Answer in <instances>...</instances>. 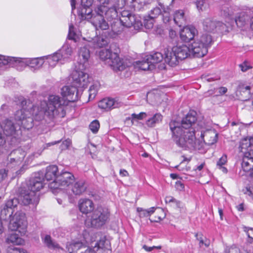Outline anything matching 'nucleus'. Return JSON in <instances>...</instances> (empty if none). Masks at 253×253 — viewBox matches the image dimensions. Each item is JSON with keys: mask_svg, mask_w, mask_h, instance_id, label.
Returning <instances> with one entry per match:
<instances>
[{"mask_svg": "<svg viewBox=\"0 0 253 253\" xmlns=\"http://www.w3.org/2000/svg\"><path fill=\"white\" fill-rule=\"evenodd\" d=\"M20 110L15 114V119L24 128L29 129L34 126V120L42 121L45 116L49 119H53L60 111L63 110L64 106L68 105L65 98L56 95H50L47 101H41L34 105L30 100L23 101Z\"/></svg>", "mask_w": 253, "mask_h": 253, "instance_id": "1", "label": "nucleus"}, {"mask_svg": "<svg viewBox=\"0 0 253 253\" xmlns=\"http://www.w3.org/2000/svg\"><path fill=\"white\" fill-rule=\"evenodd\" d=\"M196 112H190L184 118L181 124L172 121L169 128L172 138L176 145L184 149H198L202 147V143L195 137V130L192 127L197 120Z\"/></svg>", "mask_w": 253, "mask_h": 253, "instance_id": "2", "label": "nucleus"}, {"mask_svg": "<svg viewBox=\"0 0 253 253\" xmlns=\"http://www.w3.org/2000/svg\"><path fill=\"white\" fill-rule=\"evenodd\" d=\"M96 13V15L92 19V24L96 30H105L109 28V24L104 20V15L108 20H114L118 16L116 6L111 4L109 0L98 6Z\"/></svg>", "mask_w": 253, "mask_h": 253, "instance_id": "3", "label": "nucleus"}, {"mask_svg": "<svg viewBox=\"0 0 253 253\" xmlns=\"http://www.w3.org/2000/svg\"><path fill=\"white\" fill-rule=\"evenodd\" d=\"M164 54L165 62L170 66L176 65L179 60L191 56L189 46L179 42L172 46L169 45L168 47L164 49Z\"/></svg>", "mask_w": 253, "mask_h": 253, "instance_id": "4", "label": "nucleus"}, {"mask_svg": "<svg viewBox=\"0 0 253 253\" xmlns=\"http://www.w3.org/2000/svg\"><path fill=\"white\" fill-rule=\"evenodd\" d=\"M212 42L211 35L203 34L199 39L189 45L191 56L202 57L208 53V48Z\"/></svg>", "mask_w": 253, "mask_h": 253, "instance_id": "5", "label": "nucleus"}, {"mask_svg": "<svg viewBox=\"0 0 253 253\" xmlns=\"http://www.w3.org/2000/svg\"><path fill=\"white\" fill-rule=\"evenodd\" d=\"M75 181L73 173L65 170H62L56 177V179L50 182L48 186L53 190L63 189L69 186Z\"/></svg>", "mask_w": 253, "mask_h": 253, "instance_id": "6", "label": "nucleus"}, {"mask_svg": "<svg viewBox=\"0 0 253 253\" xmlns=\"http://www.w3.org/2000/svg\"><path fill=\"white\" fill-rule=\"evenodd\" d=\"M120 21L122 26L126 28L133 27L134 29L138 30L142 27L139 18L127 10H123L121 12Z\"/></svg>", "mask_w": 253, "mask_h": 253, "instance_id": "7", "label": "nucleus"}, {"mask_svg": "<svg viewBox=\"0 0 253 253\" xmlns=\"http://www.w3.org/2000/svg\"><path fill=\"white\" fill-rule=\"evenodd\" d=\"M109 217V212L102 207H98L93 211L90 222L92 227L99 228L106 223Z\"/></svg>", "mask_w": 253, "mask_h": 253, "instance_id": "8", "label": "nucleus"}, {"mask_svg": "<svg viewBox=\"0 0 253 253\" xmlns=\"http://www.w3.org/2000/svg\"><path fill=\"white\" fill-rule=\"evenodd\" d=\"M26 153L21 148L12 151L7 157V166L13 168L19 166L26 156Z\"/></svg>", "mask_w": 253, "mask_h": 253, "instance_id": "9", "label": "nucleus"}, {"mask_svg": "<svg viewBox=\"0 0 253 253\" xmlns=\"http://www.w3.org/2000/svg\"><path fill=\"white\" fill-rule=\"evenodd\" d=\"M73 84L78 88H85L89 82V76L84 71H74L72 74Z\"/></svg>", "mask_w": 253, "mask_h": 253, "instance_id": "10", "label": "nucleus"}, {"mask_svg": "<svg viewBox=\"0 0 253 253\" xmlns=\"http://www.w3.org/2000/svg\"><path fill=\"white\" fill-rule=\"evenodd\" d=\"M19 198L21 204L24 205L33 204L36 206L39 202V196L27 189H22L21 190Z\"/></svg>", "mask_w": 253, "mask_h": 253, "instance_id": "11", "label": "nucleus"}, {"mask_svg": "<svg viewBox=\"0 0 253 253\" xmlns=\"http://www.w3.org/2000/svg\"><path fill=\"white\" fill-rule=\"evenodd\" d=\"M26 225L25 214L18 211L15 213L12 219L10 220L8 228L11 231H17L20 228L22 229H24Z\"/></svg>", "mask_w": 253, "mask_h": 253, "instance_id": "12", "label": "nucleus"}, {"mask_svg": "<svg viewBox=\"0 0 253 253\" xmlns=\"http://www.w3.org/2000/svg\"><path fill=\"white\" fill-rule=\"evenodd\" d=\"M44 63V57L35 58H18L17 66H29V67L37 69L41 67Z\"/></svg>", "mask_w": 253, "mask_h": 253, "instance_id": "13", "label": "nucleus"}, {"mask_svg": "<svg viewBox=\"0 0 253 253\" xmlns=\"http://www.w3.org/2000/svg\"><path fill=\"white\" fill-rule=\"evenodd\" d=\"M77 87L73 85L71 86H65L61 89L62 97L69 102H75L78 99V89Z\"/></svg>", "mask_w": 253, "mask_h": 253, "instance_id": "14", "label": "nucleus"}, {"mask_svg": "<svg viewBox=\"0 0 253 253\" xmlns=\"http://www.w3.org/2000/svg\"><path fill=\"white\" fill-rule=\"evenodd\" d=\"M204 30L208 32H213L214 31H223L226 25L220 21H214L211 18H206L203 22Z\"/></svg>", "mask_w": 253, "mask_h": 253, "instance_id": "15", "label": "nucleus"}, {"mask_svg": "<svg viewBox=\"0 0 253 253\" xmlns=\"http://www.w3.org/2000/svg\"><path fill=\"white\" fill-rule=\"evenodd\" d=\"M122 105V103L118 99L106 98L100 100L98 104L99 108L108 111L111 109L118 108Z\"/></svg>", "mask_w": 253, "mask_h": 253, "instance_id": "16", "label": "nucleus"}, {"mask_svg": "<svg viewBox=\"0 0 253 253\" xmlns=\"http://www.w3.org/2000/svg\"><path fill=\"white\" fill-rule=\"evenodd\" d=\"M198 31L193 26H187L184 27L180 32V39L184 42H189L194 39L195 36L197 35Z\"/></svg>", "mask_w": 253, "mask_h": 253, "instance_id": "17", "label": "nucleus"}, {"mask_svg": "<svg viewBox=\"0 0 253 253\" xmlns=\"http://www.w3.org/2000/svg\"><path fill=\"white\" fill-rule=\"evenodd\" d=\"M93 248L96 251V253H111V252L110 243L105 237L97 242Z\"/></svg>", "mask_w": 253, "mask_h": 253, "instance_id": "18", "label": "nucleus"}, {"mask_svg": "<svg viewBox=\"0 0 253 253\" xmlns=\"http://www.w3.org/2000/svg\"><path fill=\"white\" fill-rule=\"evenodd\" d=\"M43 187V178L40 176L31 178L27 184V189L37 194Z\"/></svg>", "mask_w": 253, "mask_h": 253, "instance_id": "19", "label": "nucleus"}, {"mask_svg": "<svg viewBox=\"0 0 253 253\" xmlns=\"http://www.w3.org/2000/svg\"><path fill=\"white\" fill-rule=\"evenodd\" d=\"M201 137L205 144L211 145L216 142L217 133L213 129H208L201 132Z\"/></svg>", "mask_w": 253, "mask_h": 253, "instance_id": "20", "label": "nucleus"}, {"mask_svg": "<svg viewBox=\"0 0 253 253\" xmlns=\"http://www.w3.org/2000/svg\"><path fill=\"white\" fill-rule=\"evenodd\" d=\"M242 168L244 171L249 172L253 169V151L245 152L242 163Z\"/></svg>", "mask_w": 253, "mask_h": 253, "instance_id": "21", "label": "nucleus"}, {"mask_svg": "<svg viewBox=\"0 0 253 253\" xmlns=\"http://www.w3.org/2000/svg\"><path fill=\"white\" fill-rule=\"evenodd\" d=\"M80 211L84 214L93 211L94 205L93 202L88 199H81L78 203Z\"/></svg>", "mask_w": 253, "mask_h": 253, "instance_id": "22", "label": "nucleus"}, {"mask_svg": "<svg viewBox=\"0 0 253 253\" xmlns=\"http://www.w3.org/2000/svg\"><path fill=\"white\" fill-rule=\"evenodd\" d=\"M109 65L110 66L114 71L117 72L124 70L126 67H128L129 64L126 62V60L123 59H121L118 54H116V57L113 58V60Z\"/></svg>", "mask_w": 253, "mask_h": 253, "instance_id": "23", "label": "nucleus"}, {"mask_svg": "<svg viewBox=\"0 0 253 253\" xmlns=\"http://www.w3.org/2000/svg\"><path fill=\"white\" fill-rule=\"evenodd\" d=\"M95 12L92 13V10L90 7H87L86 6L82 5L78 9V15L80 16V18L82 20H88L90 19V22L92 23V21L93 17L96 15V10Z\"/></svg>", "mask_w": 253, "mask_h": 253, "instance_id": "24", "label": "nucleus"}, {"mask_svg": "<svg viewBox=\"0 0 253 253\" xmlns=\"http://www.w3.org/2000/svg\"><path fill=\"white\" fill-rule=\"evenodd\" d=\"M109 42V39L103 35L97 36L92 39L91 42H89L87 46L92 45L93 47L101 48L107 45Z\"/></svg>", "mask_w": 253, "mask_h": 253, "instance_id": "25", "label": "nucleus"}, {"mask_svg": "<svg viewBox=\"0 0 253 253\" xmlns=\"http://www.w3.org/2000/svg\"><path fill=\"white\" fill-rule=\"evenodd\" d=\"M87 188V186L84 180L76 181L71 185V190L76 195H80L84 193Z\"/></svg>", "mask_w": 253, "mask_h": 253, "instance_id": "26", "label": "nucleus"}, {"mask_svg": "<svg viewBox=\"0 0 253 253\" xmlns=\"http://www.w3.org/2000/svg\"><path fill=\"white\" fill-rule=\"evenodd\" d=\"M84 245L81 241L73 240L66 244V251L68 253H78Z\"/></svg>", "mask_w": 253, "mask_h": 253, "instance_id": "27", "label": "nucleus"}, {"mask_svg": "<svg viewBox=\"0 0 253 253\" xmlns=\"http://www.w3.org/2000/svg\"><path fill=\"white\" fill-rule=\"evenodd\" d=\"M99 56L101 60L109 65L113 58L116 57V53L112 52L110 49H102L99 51Z\"/></svg>", "mask_w": 253, "mask_h": 253, "instance_id": "28", "label": "nucleus"}, {"mask_svg": "<svg viewBox=\"0 0 253 253\" xmlns=\"http://www.w3.org/2000/svg\"><path fill=\"white\" fill-rule=\"evenodd\" d=\"M135 66L140 70H152L155 68V65L150 62V60H147V57L142 61H137L135 62Z\"/></svg>", "mask_w": 253, "mask_h": 253, "instance_id": "29", "label": "nucleus"}, {"mask_svg": "<svg viewBox=\"0 0 253 253\" xmlns=\"http://www.w3.org/2000/svg\"><path fill=\"white\" fill-rule=\"evenodd\" d=\"M58 171V168L56 165H51L48 166L46 169V172L45 173V178L47 180H51L56 179V177L58 175L57 172Z\"/></svg>", "mask_w": 253, "mask_h": 253, "instance_id": "30", "label": "nucleus"}, {"mask_svg": "<svg viewBox=\"0 0 253 253\" xmlns=\"http://www.w3.org/2000/svg\"><path fill=\"white\" fill-rule=\"evenodd\" d=\"M43 57L46 58L49 65L52 67H54L59 61L62 63L63 59L59 52L57 51L52 55H49Z\"/></svg>", "mask_w": 253, "mask_h": 253, "instance_id": "31", "label": "nucleus"}, {"mask_svg": "<svg viewBox=\"0 0 253 253\" xmlns=\"http://www.w3.org/2000/svg\"><path fill=\"white\" fill-rule=\"evenodd\" d=\"M147 60H150V62L155 65V64L158 63L163 59L165 61V55L164 54V50L163 52H156L154 53L146 55Z\"/></svg>", "mask_w": 253, "mask_h": 253, "instance_id": "32", "label": "nucleus"}, {"mask_svg": "<svg viewBox=\"0 0 253 253\" xmlns=\"http://www.w3.org/2000/svg\"><path fill=\"white\" fill-rule=\"evenodd\" d=\"M57 52H59L61 53L63 61H65L72 54L73 49L68 44L66 43L64 44L62 48L58 50Z\"/></svg>", "mask_w": 253, "mask_h": 253, "instance_id": "33", "label": "nucleus"}, {"mask_svg": "<svg viewBox=\"0 0 253 253\" xmlns=\"http://www.w3.org/2000/svg\"><path fill=\"white\" fill-rule=\"evenodd\" d=\"M251 146H252L251 137L250 138H246L241 141L240 149L241 151L245 155V152L250 151V150L253 151V149H252Z\"/></svg>", "mask_w": 253, "mask_h": 253, "instance_id": "34", "label": "nucleus"}, {"mask_svg": "<svg viewBox=\"0 0 253 253\" xmlns=\"http://www.w3.org/2000/svg\"><path fill=\"white\" fill-rule=\"evenodd\" d=\"M13 212V210L7 207L6 204L3 207H1L0 213V219L1 221L8 220L12 215Z\"/></svg>", "mask_w": 253, "mask_h": 253, "instance_id": "35", "label": "nucleus"}, {"mask_svg": "<svg viewBox=\"0 0 253 253\" xmlns=\"http://www.w3.org/2000/svg\"><path fill=\"white\" fill-rule=\"evenodd\" d=\"M6 242L8 243H12L17 245H22L24 243V240L20 238L18 234L15 233L9 234L6 239Z\"/></svg>", "mask_w": 253, "mask_h": 253, "instance_id": "36", "label": "nucleus"}, {"mask_svg": "<svg viewBox=\"0 0 253 253\" xmlns=\"http://www.w3.org/2000/svg\"><path fill=\"white\" fill-rule=\"evenodd\" d=\"M18 58L0 55V66L9 64L17 66Z\"/></svg>", "mask_w": 253, "mask_h": 253, "instance_id": "37", "label": "nucleus"}, {"mask_svg": "<svg viewBox=\"0 0 253 253\" xmlns=\"http://www.w3.org/2000/svg\"><path fill=\"white\" fill-rule=\"evenodd\" d=\"M175 23L179 27L182 26L185 22L184 13L182 10H177L173 16Z\"/></svg>", "mask_w": 253, "mask_h": 253, "instance_id": "38", "label": "nucleus"}, {"mask_svg": "<svg viewBox=\"0 0 253 253\" xmlns=\"http://www.w3.org/2000/svg\"><path fill=\"white\" fill-rule=\"evenodd\" d=\"M249 19V16L245 12L240 13L234 21L239 27L244 26Z\"/></svg>", "mask_w": 253, "mask_h": 253, "instance_id": "39", "label": "nucleus"}, {"mask_svg": "<svg viewBox=\"0 0 253 253\" xmlns=\"http://www.w3.org/2000/svg\"><path fill=\"white\" fill-rule=\"evenodd\" d=\"M79 55L81 61L82 59L83 60V64L87 63L90 57V51L88 48L86 47V45H85L83 47H81L79 52Z\"/></svg>", "mask_w": 253, "mask_h": 253, "instance_id": "40", "label": "nucleus"}, {"mask_svg": "<svg viewBox=\"0 0 253 253\" xmlns=\"http://www.w3.org/2000/svg\"><path fill=\"white\" fill-rule=\"evenodd\" d=\"M43 243L49 249H54L59 248V245L53 241L51 236L48 235H46L42 238Z\"/></svg>", "mask_w": 253, "mask_h": 253, "instance_id": "41", "label": "nucleus"}, {"mask_svg": "<svg viewBox=\"0 0 253 253\" xmlns=\"http://www.w3.org/2000/svg\"><path fill=\"white\" fill-rule=\"evenodd\" d=\"M163 116L160 114L157 113L147 120L146 124L149 127H154L157 124L161 122Z\"/></svg>", "mask_w": 253, "mask_h": 253, "instance_id": "42", "label": "nucleus"}, {"mask_svg": "<svg viewBox=\"0 0 253 253\" xmlns=\"http://www.w3.org/2000/svg\"><path fill=\"white\" fill-rule=\"evenodd\" d=\"M164 8V6L163 4H159V6L154 8L150 11L148 18L154 19L157 18L159 15L162 13Z\"/></svg>", "mask_w": 253, "mask_h": 253, "instance_id": "43", "label": "nucleus"}, {"mask_svg": "<svg viewBox=\"0 0 253 253\" xmlns=\"http://www.w3.org/2000/svg\"><path fill=\"white\" fill-rule=\"evenodd\" d=\"M155 210L154 207H151L148 210H145L141 208L137 209L140 217H148L153 214L155 212Z\"/></svg>", "mask_w": 253, "mask_h": 253, "instance_id": "44", "label": "nucleus"}, {"mask_svg": "<svg viewBox=\"0 0 253 253\" xmlns=\"http://www.w3.org/2000/svg\"><path fill=\"white\" fill-rule=\"evenodd\" d=\"M227 156L223 155L217 162L216 167L218 169H220L223 173H226L228 171L227 169L224 167L227 163Z\"/></svg>", "mask_w": 253, "mask_h": 253, "instance_id": "45", "label": "nucleus"}, {"mask_svg": "<svg viewBox=\"0 0 253 253\" xmlns=\"http://www.w3.org/2000/svg\"><path fill=\"white\" fill-rule=\"evenodd\" d=\"M147 116V114L144 112H141L138 114L133 113L131 115L130 117H128L127 119L131 120V123L133 124L134 122H138L139 120H142L144 118H145Z\"/></svg>", "mask_w": 253, "mask_h": 253, "instance_id": "46", "label": "nucleus"}, {"mask_svg": "<svg viewBox=\"0 0 253 253\" xmlns=\"http://www.w3.org/2000/svg\"><path fill=\"white\" fill-rule=\"evenodd\" d=\"M224 253H249L244 249H240L236 246L227 247L224 250Z\"/></svg>", "mask_w": 253, "mask_h": 253, "instance_id": "47", "label": "nucleus"}, {"mask_svg": "<svg viewBox=\"0 0 253 253\" xmlns=\"http://www.w3.org/2000/svg\"><path fill=\"white\" fill-rule=\"evenodd\" d=\"M120 23L118 19H115L111 24V29L114 33L118 34L122 31V28L120 26Z\"/></svg>", "mask_w": 253, "mask_h": 253, "instance_id": "48", "label": "nucleus"}, {"mask_svg": "<svg viewBox=\"0 0 253 253\" xmlns=\"http://www.w3.org/2000/svg\"><path fill=\"white\" fill-rule=\"evenodd\" d=\"M67 38L70 40L74 41L75 42H76L77 41L78 36L75 32V28L73 24L69 25Z\"/></svg>", "mask_w": 253, "mask_h": 253, "instance_id": "49", "label": "nucleus"}, {"mask_svg": "<svg viewBox=\"0 0 253 253\" xmlns=\"http://www.w3.org/2000/svg\"><path fill=\"white\" fill-rule=\"evenodd\" d=\"M19 204H21V202L18 197V198H13L8 200L5 204L7 207L12 209V208L16 207Z\"/></svg>", "mask_w": 253, "mask_h": 253, "instance_id": "50", "label": "nucleus"}, {"mask_svg": "<svg viewBox=\"0 0 253 253\" xmlns=\"http://www.w3.org/2000/svg\"><path fill=\"white\" fill-rule=\"evenodd\" d=\"M178 37L176 36V32L172 29H170L169 31V42L171 43V45H175L177 43Z\"/></svg>", "mask_w": 253, "mask_h": 253, "instance_id": "51", "label": "nucleus"}, {"mask_svg": "<svg viewBox=\"0 0 253 253\" xmlns=\"http://www.w3.org/2000/svg\"><path fill=\"white\" fill-rule=\"evenodd\" d=\"M98 89V86L97 84L91 85L88 90L89 99H93L95 97Z\"/></svg>", "mask_w": 253, "mask_h": 253, "instance_id": "52", "label": "nucleus"}, {"mask_svg": "<svg viewBox=\"0 0 253 253\" xmlns=\"http://www.w3.org/2000/svg\"><path fill=\"white\" fill-rule=\"evenodd\" d=\"M221 12V14L224 16L226 17L229 16L230 19L232 20V22H234V19L231 17L232 16V13L230 11L229 8L227 4H226L222 7Z\"/></svg>", "mask_w": 253, "mask_h": 253, "instance_id": "53", "label": "nucleus"}, {"mask_svg": "<svg viewBox=\"0 0 253 253\" xmlns=\"http://www.w3.org/2000/svg\"><path fill=\"white\" fill-rule=\"evenodd\" d=\"M99 127L100 124L97 120L92 121L89 125L90 129L94 133H96L98 131Z\"/></svg>", "mask_w": 253, "mask_h": 253, "instance_id": "54", "label": "nucleus"}, {"mask_svg": "<svg viewBox=\"0 0 253 253\" xmlns=\"http://www.w3.org/2000/svg\"><path fill=\"white\" fill-rule=\"evenodd\" d=\"M244 193L248 196L251 199L253 200V186L250 185L247 186L243 189Z\"/></svg>", "mask_w": 253, "mask_h": 253, "instance_id": "55", "label": "nucleus"}, {"mask_svg": "<svg viewBox=\"0 0 253 253\" xmlns=\"http://www.w3.org/2000/svg\"><path fill=\"white\" fill-rule=\"evenodd\" d=\"M169 8H166L165 7L163 9V10L162 11V14H163V22L165 23H168L169 22L170 20V14L169 11H168Z\"/></svg>", "mask_w": 253, "mask_h": 253, "instance_id": "56", "label": "nucleus"}, {"mask_svg": "<svg viewBox=\"0 0 253 253\" xmlns=\"http://www.w3.org/2000/svg\"><path fill=\"white\" fill-rule=\"evenodd\" d=\"M154 19H150L148 18H145L144 19V25L146 28L147 29H151L153 27V21Z\"/></svg>", "mask_w": 253, "mask_h": 253, "instance_id": "57", "label": "nucleus"}, {"mask_svg": "<svg viewBox=\"0 0 253 253\" xmlns=\"http://www.w3.org/2000/svg\"><path fill=\"white\" fill-rule=\"evenodd\" d=\"M244 231L246 232L249 239L251 240L249 242L252 243V241L253 240V228L245 227H244Z\"/></svg>", "mask_w": 253, "mask_h": 253, "instance_id": "58", "label": "nucleus"}, {"mask_svg": "<svg viewBox=\"0 0 253 253\" xmlns=\"http://www.w3.org/2000/svg\"><path fill=\"white\" fill-rule=\"evenodd\" d=\"M80 253H96L93 248L86 247L85 245L82 249Z\"/></svg>", "mask_w": 253, "mask_h": 253, "instance_id": "59", "label": "nucleus"}, {"mask_svg": "<svg viewBox=\"0 0 253 253\" xmlns=\"http://www.w3.org/2000/svg\"><path fill=\"white\" fill-rule=\"evenodd\" d=\"M7 172L8 170L5 169H0V183L7 177Z\"/></svg>", "mask_w": 253, "mask_h": 253, "instance_id": "60", "label": "nucleus"}, {"mask_svg": "<svg viewBox=\"0 0 253 253\" xmlns=\"http://www.w3.org/2000/svg\"><path fill=\"white\" fill-rule=\"evenodd\" d=\"M205 2L204 0H197L195 2V4L196 5L197 8L199 11H203V7L204 6Z\"/></svg>", "mask_w": 253, "mask_h": 253, "instance_id": "61", "label": "nucleus"}, {"mask_svg": "<svg viewBox=\"0 0 253 253\" xmlns=\"http://www.w3.org/2000/svg\"><path fill=\"white\" fill-rule=\"evenodd\" d=\"M175 188L179 191H182L184 189V184L181 181H177L175 184Z\"/></svg>", "mask_w": 253, "mask_h": 253, "instance_id": "62", "label": "nucleus"}, {"mask_svg": "<svg viewBox=\"0 0 253 253\" xmlns=\"http://www.w3.org/2000/svg\"><path fill=\"white\" fill-rule=\"evenodd\" d=\"M218 94L217 95H222L227 91V88L225 87L221 86L219 87L218 89Z\"/></svg>", "mask_w": 253, "mask_h": 253, "instance_id": "63", "label": "nucleus"}, {"mask_svg": "<svg viewBox=\"0 0 253 253\" xmlns=\"http://www.w3.org/2000/svg\"><path fill=\"white\" fill-rule=\"evenodd\" d=\"M239 66L243 72H246L250 68V67L248 66L246 63L240 64Z\"/></svg>", "mask_w": 253, "mask_h": 253, "instance_id": "64", "label": "nucleus"}]
</instances>
